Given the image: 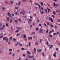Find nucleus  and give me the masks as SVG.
Masks as SVG:
<instances>
[{"instance_id": "nucleus-62", "label": "nucleus", "mask_w": 60, "mask_h": 60, "mask_svg": "<svg viewBox=\"0 0 60 60\" xmlns=\"http://www.w3.org/2000/svg\"><path fill=\"white\" fill-rule=\"evenodd\" d=\"M15 22H16V23H17L18 22L16 20H15Z\"/></svg>"}, {"instance_id": "nucleus-57", "label": "nucleus", "mask_w": 60, "mask_h": 60, "mask_svg": "<svg viewBox=\"0 0 60 60\" xmlns=\"http://www.w3.org/2000/svg\"><path fill=\"white\" fill-rule=\"evenodd\" d=\"M29 58H30V57H31V55H29Z\"/></svg>"}, {"instance_id": "nucleus-63", "label": "nucleus", "mask_w": 60, "mask_h": 60, "mask_svg": "<svg viewBox=\"0 0 60 60\" xmlns=\"http://www.w3.org/2000/svg\"><path fill=\"white\" fill-rule=\"evenodd\" d=\"M3 37V36L2 35L0 37V38H2Z\"/></svg>"}, {"instance_id": "nucleus-42", "label": "nucleus", "mask_w": 60, "mask_h": 60, "mask_svg": "<svg viewBox=\"0 0 60 60\" xmlns=\"http://www.w3.org/2000/svg\"><path fill=\"white\" fill-rule=\"evenodd\" d=\"M53 35H55V34H57L56 33H54L53 34Z\"/></svg>"}, {"instance_id": "nucleus-31", "label": "nucleus", "mask_w": 60, "mask_h": 60, "mask_svg": "<svg viewBox=\"0 0 60 60\" xmlns=\"http://www.w3.org/2000/svg\"><path fill=\"white\" fill-rule=\"evenodd\" d=\"M6 26H7V27H8V24L6 23Z\"/></svg>"}, {"instance_id": "nucleus-32", "label": "nucleus", "mask_w": 60, "mask_h": 60, "mask_svg": "<svg viewBox=\"0 0 60 60\" xmlns=\"http://www.w3.org/2000/svg\"><path fill=\"white\" fill-rule=\"evenodd\" d=\"M0 27H2V25L1 23H0Z\"/></svg>"}, {"instance_id": "nucleus-58", "label": "nucleus", "mask_w": 60, "mask_h": 60, "mask_svg": "<svg viewBox=\"0 0 60 60\" xmlns=\"http://www.w3.org/2000/svg\"><path fill=\"white\" fill-rule=\"evenodd\" d=\"M57 27V26H54V28H56Z\"/></svg>"}, {"instance_id": "nucleus-12", "label": "nucleus", "mask_w": 60, "mask_h": 60, "mask_svg": "<svg viewBox=\"0 0 60 60\" xmlns=\"http://www.w3.org/2000/svg\"><path fill=\"white\" fill-rule=\"evenodd\" d=\"M4 29L3 27H1L0 28V30H3Z\"/></svg>"}, {"instance_id": "nucleus-15", "label": "nucleus", "mask_w": 60, "mask_h": 60, "mask_svg": "<svg viewBox=\"0 0 60 60\" xmlns=\"http://www.w3.org/2000/svg\"><path fill=\"white\" fill-rule=\"evenodd\" d=\"M41 49H40L39 50V49H38V51H39V52H41Z\"/></svg>"}, {"instance_id": "nucleus-17", "label": "nucleus", "mask_w": 60, "mask_h": 60, "mask_svg": "<svg viewBox=\"0 0 60 60\" xmlns=\"http://www.w3.org/2000/svg\"><path fill=\"white\" fill-rule=\"evenodd\" d=\"M20 33H18L16 34V36H19V35H20Z\"/></svg>"}, {"instance_id": "nucleus-30", "label": "nucleus", "mask_w": 60, "mask_h": 60, "mask_svg": "<svg viewBox=\"0 0 60 60\" xmlns=\"http://www.w3.org/2000/svg\"><path fill=\"white\" fill-rule=\"evenodd\" d=\"M22 50H25V49L22 47Z\"/></svg>"}, {"instance_id": "nucleus-3", "label": "nucleus", "mask_w": 60, "mask_h": 60, "mask_svg": "<svg viewBox=\"0 0 60 60\" xmlns=\"http://www.w3.org/2000/svg\"><path fill=\"white\" fill-rule=\"evenodd\" d=\"M7 15L8 16H9L10 17H11V15L10 14V13L9 12H8L7 13Z\"/></svg>"}, {"instance_id": "nucleus-59", "label": "nucleus", "mask_w": 60, "mask_h": 60, "mask_svg": "<svg viewBox=\"0 0 60 60\" xmlns=\"http://www.w3.org/2000/svg\"><path fill=\"white\" fill-rule=\"evenodd\" d=\"M53 14H55V11H53Z\"/></svg>"}, {"instance_id": "nucleus-11", "label": "nucleus", "mask_w": 60, "mask_h": 60, "mask_svg": "<svg viewBox=\"0 0 60 60\" xmlns=\"http://www.w3.org/2000/svg\"><path fill=\"white\" fill-rule=\"evenodd\" d=\"M38 44H39V43H38V42H36V43H35V44H36V46H37L38 45Z\"/></svg>"}, {"instance_id": "nucleus-54", "label": "nucleus", "mask_w": 60, "mask_h": 60, "mask_svg": "<svg viewBox=\"0 0 60 60\" xmlns=\"http://www.w3.org/2000/svg\"><path fill=\"white\" fill-rule=\"evenodd\" d=\"M17 44H18V45H19V44H19V42H17Z\"/></svg>"}, {"instance_id": "nucleus-10", "label": "nucleus", "mask_w": 60, "mask_h": 60, "mask_svg": "<svg viewBox=\"0 0 60 60\" xmlns=\"http://www.w3.org/2000/svg\"><path fill=\"white\" fill-rule=\"evenodd\" d=\"M7 20H8V21H10V18L9 17H8L7 18Z\"/></svg>"}, {"instance_id": "nucleus-36", "label": "nucleus", "mask_w": 60, "mask_h": 60, "mask_svg": "<svg viewBox=\"0 0 60 60\" xmlns=\"http://www.w3.org/2000/svg\"><path fill=\"white\" fill-rule=\"evenodd\" d=\"M35 32H32L31 33V34H35Z\"/></svg>"}, {"instance_id": "nucleus-41", "label": "nucleus", "mask_w": 60, "mask_h": 60, "mask_svg": "<svg viewBox=\"0 0 60 60\" xmlns=\"http://www.w3.org/2000/svg\"><path fill=\"white\" fill-rule=\"evenodd\" d=\"M57 21L58 22H60V19H58L57 20Z\"/></svg>"}, {"instance_id": "nucleus-56", "label": "nucleus", "mask_w": 60, "mask_h": 60, "mask_svg": "<svg viewBox=\"0 0 60 60\" xmlns=\"http://www.w3.org/2000/svg\"><path fill=\"white\" fill-rule=\"evenodd\" d=\"M2 9L3 10H4V9H5V8H4L3 7V8H2Z\"/></svg>"}, {"instance_id": "nucleus-51", "label": "nucleus", "mask_w": 60, "mask_h": 60, "mask_svg": "<svg viewBox=\"0 0 60 60\" xmlns=\"http://www.w3.org/2000/svg\"><path fill=\"white\" fill-rule=\"evenodd\" d=\"M44 25L45 26H47V25H46V24L45 23H44Z\"/></svg>"}, {"instance_id": "nucleus-49", "label": "nucleus", "mask_w": 60, "mask_h": 60, "mask_svg": "<svg viewBox=\"0 0 60 60\" xmlns=\"http://www.w3.org/2000/svg\"><path fill=\"white\" fill-rule=\"evenodd\" d=\"M41 9L42 10H44L43 8H42V7H41Z\"/></svg>"}, {"instance_id": "nucleus-29", "label": "nucleus", "mask_w": 60, "mask_h": 60, "mask_svg": "<svg viewBox=\"0 0 60 60\" xmlns=\"http://www.w3.org/2000/svg\"><path fill=\"white\" fill-rule=\"evenodd\" d=\"M53 5L54 6H56V3L55 2H54L53 4Z\"/></svg>"}, {"instance_id": "nucleus-18", "label": "nucleus", "mask_w": 60, "mask_h": 60, "mask_svg": "<svg viewBox=\"0 0 60 60\" xmlns=\"http://www.w3.org/2000/svg\"><path fill=\"white\" fill-rule=\"evenodd\" d=\"M53 47V45H51L49 47V48H52Z\"/></svg>"}, {"instance_id": "nucleus-52", "label": "nucleus", "mask_w": 60, "mask_h": 60, "mask_svg": "<svg viewBox=\"0 0 60 60\" xmlns=\"http://www.w3.org/2000/svg\"><path fill=\"white\" fill-rule=\"evenodd\" d=\"M52 17H53V18H55V16H54V15H52Z\"/></svg>"}, {"instance_id": "nucleus-28", "label": "nucleus", "mask_w": 60, "mask_h": 60, "mask_svg": "<svg viewBox=\"0 0 60 60\" xmlns=\"http://www.w3.org/2000/svg\"><path fill=\"white\" fill-rule=\"evenodd\" d=\"M50 26L51 27H53V25L52 24H50Z\"/></svg>"}, {"instance_id": "nucleus-4", "label": "nucleus", "mask_w": 60, "mask_h": 60, "mask_svg": "<svg viewBox=\"0 0 60 60\" xmlns=\"http://www.w3.org/2000/svg\"><path fill=\"white\" fill-rule=\"evenodd\" d=\"M56 52H54V53L53 54V56L54 57H56Z\"/></svg>"}, {"instance_id": "nucleus-23", "label": "nucleus", "mask_w": 60, "mask_h": 60, "mask_svg": "<svg viewBox=\"0 0 60 60\" xmlns=\"http://www.w3.org/2000/svg\"><path fill=\"white\" fill-rule=\"evenodd\" d=\"M34 52H36V49L35 48H34Z\"/></svg>"}, {"instance_id": "nucleus-48", "label": "nucleus", "mask_w": 60, "mask_h": 60, "mask_svg": "<svg viewBox=\"0 0 60 60\" xmlns=\"http://www.w3.org/2000/svg\"><path fill=\"white\" fill-rule=\"evenodd\" d=\"M12 37H11L10 38V40H11L12 39Z\"/></svg>"}, {"instance_id": "nucleus-33", "label": "nucleus", "mask_w": 60, "mask_h": 60, "mask_svg": "<svg viewBox=\"0 0 60 60\" xmlns=\"http://www.w3.org/2000/svg\"><path fill=\"white\" fill-rule=\"evenodd\" d=\"M45 11L46 12V13H47V12H48V11H47V9H45Z\"/></svg>"}, {"instance_id": "nucleus-45", "label": "nucleus", "mask_w": 60, "mask_h": 60, "mask_svg": "<svg viewBox=\"0 0 60 60\" xmlns=\"http://www.w3.org/2000/svg\"><path fill=\"white\" fill-rule=\"evenodd\" d=\"M25 13V11H24L23 13H22V15H23Z\"/></svg>"}, {"instance_id": "nucleus-19", "label": "nucleus", "mask_w": 60, "mask_h": 60, "mask_svg": "<svg viewBox=\"0 0 60 60\" xmlns=\"http://www.w3.org/2000/svg\"><path fill=\"white\" fill-rule=\"evenodd\" d=\"M3 28L4 29V28H5V25H3Z\"/></svg>"}, {"instance_id": "nucleus-38", "label": "nucleus", "mask_w": 60, "mask_h": 60, "mask_svg": "<svg viewBox=\"0 0 60 60\" xmlns=\"http://www.w3.org/2000/svg\"><path fill=\"white\" fill-rule=\"evenodd\" d=\"M43 3L42 2H41V5H43Z\"/></svg>"}, {"instance_id": "nucleus-1", "label": "nucleus", "mask_w": 60, "mask_h": 60, "mask_svg": "<svg viewBox=\"0 0 60 60\" xmlns=\"http://www.w3.org/2000/svg\"><path fill=\"white\" fill-rule=\"evenodd\" d=\"M40 13L41 14H43V13H44V11H41V9H40L39 10Z\"/></svg>"}, {"instance_id": "nucleus-64", "label": "nucleus", "mask_w": 60, "mask_h": 60, "mask_svg": "<svg viewBox=\"0 0 60 60\" xmlns=\"http://www.w3.org/2000/svg\"><path fill=\"white\" fill-rule=\"evenodd\" d=\"M18 14V12H16V13H15V14H16V15H17Z\"/></svg>"}, {"instance_id": "nucleus-46", "label": "nucleus", "mask_w": 60, "mask_h": 60, "mask_svg": "<svg viewBox=\"0 0 60 60\" xmlns=\"http://www.w3.org/2000/svg\"><path fill=\"white\" fill-rule=\"evenodd\" d=\"M15 8L16 9H18V8L17 7H15Z\"/></svg>"}, {"instance_id": "nucleus-50", "label": "nucleus", "mask_w": 60, "mask_h": 60, "mask_svg": "<svg viewBox=\"0 0 60 60\" xmlns=\"http://www.w3.org/2000/svg\"><path fill=\"white\" fill-rule=\"evenodd\" d=\"M30 19H32L33 18V17H32V16H30Z\"/></svg>"}, {"instance_id": "nucleus-61", "label": "nucleus", "mask_w": 60, "mask_h": 60, "mask_svg": "<svg viewBox=\"0 0 60 60\" xmlns=\"http://www.w3.org/2000/svg\"><path fill=\"white\" fill-rule=\"evenodd\" d=\"M30 22H32V20L31 19H30Z\"/></svg>"}, {"instance_id": "nucleus-55", "label": "nucleus", "mask_w": 60, "mask_h": 60, "mask_svg": "<svg viewBox=\"0 0 60 60\" xmlns=\"http://www.w3.org/2000/svg\"><path fill=\"white\" fill-rule=\"evenodd\" d=\"M9 51H12V49H10L9 50Z\"/></svg>"}, {"instance_id": "nucleus-21", "label": "nucleus", "mask_w": 60, "mask_h": 60, "mask_svg": "<svg viewBox=\"0 0 60 60\" xmlns=\"http://www.w3.org/2000/svg\"><path fill=\"white\" fill-rule=\"evenodd\" d=\"M21 4V2L20 1L19 2V4H18V5L19 6Z\"/></svg>"}, {"instance_id": "nucleus-7", "label": "nucleus", "mask_w": 60, "mask_h": 60, "mask_svg": "<svg viewBox=\"0 0 60 60\" xmlns=\"http://www.w3.org/2000/svg\"><path fill=\"white\" fill-rule=\"evenodd\" d=\"M42 32V29L41 28L40 29V31H39L40 33H41Z\"/></svg>"}, {"instance_id": "nucleus-16", "label": "nucleus", "mask_w": 60, "mask_h": 60, "mask_svg": "<svg viewBox=\"0 0 60 60\" xmlns=\"http://www.w3.org/2000/svg\"><path fill=\"white\" fill-rule=\"evenodd\" d=\"M37 22H38V23H39L40 22V20H39V19H37Z\"/></svg>"}, {"instance_id": "nucleus-13", "label": "nucleus", "mask_w": 60, "mask_h": 60, "mask_svg": "<svg viewBox=\"0 0 60 60\" xmlns=\"http://www.w3.org/2000/svg\"><path fill=\"white\" fill-rule=\"evenodd\" d=\"M27 53L29 54H31V53L30 52H29V51H27Z\"/></svg>"}, {"instance_id": "nucleus-40", "label": "nucleus", "mask_w": 60, "mask_h": 60, "mask_svg": "<svg viewBox=\"0 0 60 60\" xmlns=\"http://www.w3.org/2000/svg\"><path fill=\"white\" fill-rule=\"evenodd\" d=\"M48 32H49V30H47L46 31V33H48Z\"/></svg>"}, {"instance_id": "nucleus-60", "label": "nucleus", "mask_w": 60, "mask_h": 60, "mask_svg": "<svg viewBox=\"0 0 60 60\" xmlns=\"http://www.w3.org/2000/svg\"><path fill=\"white\" fill-rule=\"evenodd\" d=\"M57 34H59V32H57Z\"/></svg>"}, {"instance_id": "nucleus-14", "label": "nucleus", "mask_w": 60, "mask_h": 60, "mask_svg": "<svg viewBox=\"0 0 60 60\" xmlns=\"http://www.w3.org/2000/svg\"><path fill=\"white\" fill-rule=\"evenodd\" d=\"M59 5V4L58 3H57V4L55 5V6L57 7V6H58Z\"/></svg>"}, {"instance_id": "nucleus-20", "label": "nucleus", "mask_w": 60, "mask_h": 60, "mask_svg": "<svg viewBox=\"0 0 60 60\" xmlns=\"http://www.w3.org/2000/svg\"><path fill=\"white\" fill-rule=\"evenodd\" d=\"M12 19H11L10 21V23H11L12 22Z\"/></svg>"}, {"instance_id": "nucleus-25", "label": "nucleus", "mask_w": 60, "mask_h": 60, "mask_svg": "<svg viewBox=\"0 0 60 60\" xmlns=\"http://www.w3.org/2000/svg\"><path fill=\"white\" fill-rule=\"evenodd\" d=\"M6 39V37H5L3 38V40H5Z\"/></svg>"}, {"instance_id": "nucleus-6", "label": "nucleus", "mask_w": 60, "mask_h": 60, "mask_svg": "<svg viewBox=\"0 0 60 60\" xmlns=\"http://www.w3.org/2000/svg\"><path fill=\"white\" fill-rule=\"evenodd\" d=\"M5 41L7 42H8V41H9V40H8V38H6V39Z\"/></svg>"}, {"instance_id": "nucleus-5", "label": "nucleus", "mask_w": 60, "mask_h": 60, "mask_svg": "<svg viewBox=\"0 0 60 60\" xmlns=\"http://www.w3.org/2000/svg\"><path fill=\"white\" fill-rule=\"evenodd\" d=\"M47 10H48V13H49V11H50V9H49V8H48L47 7Z\"/></svg>"}, {"instance_id": "nucleus-43", "label": "nucleus", "mask_w": 60, "mask_h": 60, "mask_svg": "<svg viewBox=\"0 0 60 60\" xmlns=\"http://www.w3.org/2000/svg\"><path fill=\"white\" fill-rule=\"evenodd\" d=\"M13 40L14 41H16V39L15 38H13Z\"/></svg>"}, {"instance_id": "nucleus-26", "label": "nucleus", "mask_w": 60, "mask_h": 60, "mask_svg": "<svg viewBox=\"0 0 60 60\" xmlns=\"http://www.w3.org/2000/svg\"><path fill=\"white\" fill-rule=\"evenodd\" d=\"M39 30V29L37 28H36V31H37V30Z\"/></svg>"}, {"instance_id": "nucleus-47", "label": "nucleus", "mask_w": 60, "mask_h": 60, "mask_svg": "<svg viewBox=\"0 0 60 60\" xmlns=\"http://www.w3.org/2000/svg\"><path fill=\"white\" fill-rule=\"evenodd\" d=\"M40 43H41V39H40Z\"/></svg>"}, {"instance_id": "nucleus-44", "label": "nucleus", "mask_w": 60, "mask_h": 60, "mask_svg": "<svg viewBox=\"0 0 60 60\" xmlns=\"http://www.w3.org/2000/svg\"><path fill=\"white\" fill-rule=\"evenodd\" d=\"M18 20L19 21H21V19H18Z\"/></svg>"}, {"instance_id": "nucleus-9", "label": "nucleus", "mask_w": 60, "mask_h": 60, "mask_svg": "<svg viewBox=\"0 0 60 60\" xmlns=\"http://www.w3.org/2000/svg\"><path fill=\"white\" fill-rule=\"evenodd\" d=\"M23 36L24 38H26V35L25 34L23 35Z\"/></svg>"}, {"instance_id": "nucleus-37", "label": "nucleus", "mask_w": 60, "mask_h": 60, "mask_svg": "<svg viewBox=\"0 0 60 60\" xmlns=\"http://www.w3.org/2000/svg\"><path fill=\"white\" fill-rule=\"evenodd\" d=\"M47 25L48 26H49V22H47Z\"/></svg>"}, {"instance_id": "nucleus-53", "label": "nucleus", "mask_w": 60, "mask_h": 60, "mask_svg": "<svg viewBox=\"0 0 60 60\" xmlns=\"http://www.w3.org/2000/svg\"><path fill=\"white\" fill-rule=\"evenodd\" d=\"M42 55H43V56H45V55H44V53H43V52H42Z\"/></svg>"}, {"instance_id": "nucleus-34", "label": "nucleus", "mask_w": 60, "mask_h": 60, "mask_svg": "<svg viewBox=\"0 0 60 60\" xmlns=\"http://www.w3.org/2000/svg\"><path fill=\"white\" fill-rule=\"evenodd\" d=\"M34 57V55H33L32 56H31L30 57L32 59Z\"/></svg>"}, {"instance_id": "nucleus-27", "label": "nucleus", "mask_w": 60, "mask_h": 60, "mask_svg": "<svg viewBox=\"0 0 60 60\" xmlns=\"http://www.w3.org/2000/svg\"><path fill=\"white\" fill-rule=\"evenodd\" d=\"M52 31H50L49 32V34H51V33H52Z\"/></svg>"}, {"instance_id": "nucleus-2", "label": "nucleus", "mask_w": 60, "mask_h": 60, "mask_svg": "<svg viewBox=\"0 0 60 60\" xmlns=\"http://www.w3.org/2000/svg\"><path fill=\"white\" fill-rule=\"evenodd\" d=\"M49 20H50V21H51L52 22H53V19H52V18L49 17Z\"/></svg>"}, {"instance_id": "nucleus-24", "label": "nucleus", "mask_w": 60, "mask_h": 60, "mask_svg": "<svg viewBox=\"0 0 60 60\" xmlns=\"http://www.w3.org/2000/svg\"><path fill=\"white\" fill-rule=\"evenodd\" d=\"M19 32V30H17L15 31V33H18V32Z\"/></svg>"}, {"instance_id": "nucleus-35", "label": "nucleus", "mask_w": 60, "mask_h": 60, "mask_svg": "<svg viewBox=\"0 0 60 60\" xmlns=\"http://www.w3.org/2000/svg\"><path fill=\"white\" fill-rule=\"evenodd\" d=\"M15 56V53H13L12 55V56Z\"/></svg>"}, {"instance_id": "nucleus-39", "label": "nucleus", "mask_w": 60, "mask_h": 60, "mask_svg": "<svg viewBox=\"0 0 60 60\" xmlns=\"http://www.w3.org/2000/svg\"><path fill=\"white\" fill-rule=\"evenodd\" d=\"M49 36H50V37H52V36L51 35V34H50L49 35Z\"/></svg>"}, {"instance_id": "nucleus-8", "label": "nucleus", "mask_w": 60, "mask_h": 60, "mask_svg": "<svg viewBox=\"0 0 60 60\" xmlns=\"http://www.w3.org/2000/svg\"><path fill=\"white\" fill-rule=\"evenodd\" d=\"M36 5H38L39 7H41V5L39 4H38V3H37L36 4Z\"/></svg>"}, {"instance_id": "nucleus-22", "label": "nucleus", "mask_w": 60, "mask_h": 60, "mask_svg": "<svg viewBox=\"0 0 60 60\" xmlns=\"http://www.w3.org/2000/svg\"><path fill=\"white\" fill-rule=\"evenodd\" d=\"M29 46H31V43L29 42Z\"/></svg>"}]
</instances>
